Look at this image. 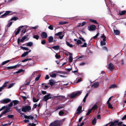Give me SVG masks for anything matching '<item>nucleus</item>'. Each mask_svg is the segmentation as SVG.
<instances>
[{
    "mask_svg": "<svg viewBox=\"0 0 126 126\" xmlns=\"http://www.w3.org/2000/svg\"><path fill=\"white\" fill-rule=\"evenodd\" d=\"M49 83L50 84L51 86H52L54 84V81L53 80H50Z\"/></svg>",
    "mask_w": 126,
    "mask_h": 126,
    "instance_id": "obj_26",
    "label": "nucleus"
},
{
    "mask_svg": "<svg viewBox=\"0 0 126 126\" xmlns=\"http://www.w3.org/2000/svg\"><path fill=\"white\" fill-rule=\"evenodd\" d=\"M16 110L18 112L20 113L21 115H24V113H22L21 112V110L20 109L18 108H17L16 107Z\"/></svg>",
    "mask_w": 126,
    "mask_h": 126,
    "instance_id": "obj_23",
    "label": "nucleus"
},
{
    "mask_svg": "<svg viewBox=\"0 0 126 126\" xmlns=\"http://www.w3.org/2000/svg\"><path fill=\"white\" fill-rule=\"evenodd\" d=\"M123 123V122H118L117 124V125L119 126H121L122 125Z\"/></svg>",
    "mask_w": 126,
    "mask_h": 126,
    "instance_id": "obj_53",
    "label": "nucleus"
},
{
    "mask_svg": "<svg viewBox=\"0 0 126 126\" xmlns=\"http://www.w3.org/2000/svg\"><path fill=\"white\" fill-rule=\"evenodd\" d=\"M48 28L51 30H53V26L51 25H50L48 27Z\"/></svg>",
    "mask_w": 126,
    "mask_h": 126,
    "instance_id": "obj_48",
    "label": "nucleus"
},
{
    "mask_svg": "<svg viewBox=\"0 0 126 126\" xmlns=\"http://www.w3.org/2000/svg\"><path fill=\"white\" fill-rule=\"evenodd\" d=\"M7 117L9 118H13L14 117V115H8L7 116Z\"/></svg>",
    "mask_w": 126,
    "mask_h": 126,
    "instance_id": "obj_51",
    "label": "nucleus"
},
{
    "mask_svg": "<svg viewBox=\"0 0 126 126\" xmlns=\"http://www.w3.org/2000/svg\"><path fill=\"white\" fill-rule=\"evenodd\" d=\"M55 57L57 59H59L60 57L61 56L56 54L55 55Z\"/></svg>",
    "mask_w": 126,
    "mask_h": 126,
    "instance_id": "obj_61",
    "label": "nucleus"
},
{
    "mask_svg": "<svg viewBox=\"0 0 126 126\" xmlns=\"http://www.w3.org/2000/svg\"><path fill=\"white\" fill-rule=\"evenodd\" d=\"M13 105V103L12 102H11L8 105V106L9 107H11Z\"/></svg>",
    "mask_w": 126,
    "mask_h": 126,
    "instance_id": "obj_60",
    "label": "nucleus"
},
{
    "mask_svg": "<svg viewBox=\"0 0 126 126\" xmlns=\"http://www.w3.org/2000/svg\"><path fill=\"white\" fill-rule=\"evenodd\" d=\"M49 126H58L57 125H54L53 124V123H51Z\"/></svg>",
    "mask_w": 126,
    "mask_h": 126,
    "instance_id": "obj_64",
    "label": "nucleus"
},
{
    "mask_svg": "<svg viewBox=\"0 0 126 126\" xmlns=\"http://www.w3.org/2000/svg\"><path fill=\"white\" fill-rule=\"evenodd\" d=\"M60 121L58 120H56L52 122L53 123V124L54 125H57L58 126H59L60 125Z\"/></svg>",
    "mask_w": 126,
    "mask_h": 126,
    "instance_id": "obj_17",
    "label": "nucleus"
},
{
    "mask_svg": "<svg viewBox=\"0 0 126 126\" xmlns=\"http://www.w3.org/2000/svg\"><path fill=\"white\" fill-rule=\"evenodd\" d=\"M13 22L12 21L10 22V23H9L7 25V26L8 27H9L12 25Z\"/></svg>",
    "mask_w": 126,
    "mask_h": 126,
    "instance_id": "obj_57",
    "label": "nucleus"
},
{
    "mask_svg": "<svg viewBox=\"0 0 126 126\" xmlns=\"http://www.w3.org/2000/svg\"><path fill=\"white\" fill-rule=\"evenodd\" d=\"M89 21H90L93 22L94 23H96L98 24V23L97 22V21L95 20L92 19H89Z\"/></svg>",
    "mask_w": 126,
    "mask_h": 126,
    "instance_id": "obj_25",
    "label": "nucleus"
},
{
    "mask_svg": "<svg viewBox=\"0 0 126 126\" xmlns=\"http://www.w3.org/2000/svg\"><path fill=\"white\" fill-rule=\"evenodd\" d=\"M72 55H70L69 59V62L70 63L72 62L73 61V58L71 56Z\"/></svg>",
    "mask_w": 126,
    "mask_h": 126,
    "instance_id": "obj_41",
    "label": "nucleus"
},
{
    "mask_svg": "<svg viewBox=\"0 0 126 126\" xmlns=\"http://www.w3.org/2000/svg\"><path fill=\"white\" fill-rule=\"evenodd\" d=\"M117 85L115 84H111L110 85L109 87V89H111L112 88H115L117 87Z\"/></svg>",
    "mask_w": 126,
    "mask_h": 126,
    "instance_id": "obj_14",
    "label": "nucleus"
},
{
    "mask_svg": "<svg viewBox=\"0 0 126 126\" xmlns=\"http://www.w3.org/2000/svg\"><path fill=\"white\" fill-rule=\"evenodd\" d=\"M92 110H91V109H89L88 110L87 113L86 114V115H89L92 112Z\"/></svg>",
    "mask_w": 126,
    "mask_h": 126,
    "instance_id": "obj_36",
    "label": "nucleus"
},
{
    "mask_svg": "<svg viewBox=\"0 0 126 126\" xmlns=\"http://www.w3.org/2000/svg\"><path fill=\"white\" fill-rule=\"evenodd\" d=\"M96 122V120L95 118H94L92 121V124L93 125H95Z\"/></svg>",
    "mask_w": 126,
    "mask_h": 126,
    "instance_id": "obj_28",
    "label": "nucleus"
},
{
    "mask_svg": "<svg viewBox=\"0 0 126 126\" xmlns=\"http://www.w3.org/2000/svg\"><path fill=\"white\" fill-rule=\"evenodd\" d=\"M36 124L33 123L31 124L30 123L29 124V125L31 126H36Z\"/></svg>",
    "mask_w": 126,
    "mask_h": 126,
    "instance_id": "obj_58",
    "label": "nucleus"
},
{
    "mask_svg": "<svg viewBox=\"0 0 126 126\" xmlns=\"http://www.w3.org/2000/svg\"><path fill=\"white\" fill-rule=\"evenodd\" d=\"M46 43V42L45 40L41 41V43L43 45L45 44Z\"/></svg>",
    "mask_w": 126,
    "mask_h": 126,
    "instance_id": "obj_63",
    "label": "nucleus"
},
{
    "mask_svg": "<svg viewBox=\"0 0 126 126\" xmlns=\"http://www.w3.org/2000/svg\"><path fill=\"white\" fill-rule=\"evenodd\" d=\"M10 61V60H8L3 62L1 64V65H3L5 64L6 63L9 62Z\"/></svg>",
    "mask_w": 126,
    "mask_h": 126,
    "instance_id": "obj_35",
    "label": "nucleus"
},
{
    "mask_svg": "<svg viewBox=\"0 0 126 126\" xmlns=\"http://www.w3.org/2000/svg\"><path fill=\"white\" fill-rule=\"evenodd\" d=\"M3 101L4 103H7L10 102L11 101V100L9 98H5L3 99Z\"/></svg>",
    "mask_w": 126,
    "mask_h": 126,
    "instance_id": "obj_15",
    "label": "nucleus"
},
{
    "mask_svg": "<svg viewBox=\"0 0 126 126\" xmlns=\"http://www.w3.org/2000/svg\"><path fill=\"white\" fill-rule=\"evenodd\" d=\"M27 65L29 66H32L33 65V62H29L27 63Z\"/></svg>",
    "mask_w": 126,
    "mask_h": 126,
    "instance_id": "obj_49",
    "label": "nucleus"
},
{
    "mask_svg": "<svg viewBox=\"0 0 126 126\" xmlns=\"http://www.w3.org/2000/svg\"><path fill=\"white\" fill-rule=\"evenodd\" d=\"M52 98V95L50 94H49L44 96L43 100L44 101L47 102L48 100L51 99Z\"/></svg>",
    "mask_w": 126,
    "mask_h": 126,
    "instance_id": "obj_4",
    "label": "nucleus"
},
{
    "mask_svg": "<svg viewBox=\"0 0 126 126\" xmlns=\"http://www.w3.org/2000/svg\"><path fill=\"white\" fill-rule=\"evenodd\" d=\"M12 102L14 103V105H16L18 104L19 102L18 100H13Z\"/></svg>",
    "mask_w": 126,
    "mask_h": 126,
    "instance_id": "obj_33",
    "label": "nucleus"
},
{
    "mask_svg": "<svg viewBox=\"0 0 126 126\" xmlns=\"http://www.w3.org/2000/svg\"><path fill=\"white\" fill-rule=\"evenodd\" d=\"M62 33L63 32H60L55 34L54 37V38H59L60 39H62L64 35V34H63L62 35Z\"/></svg>",
    "mask_w": 126,
    "mask_h": 126,
    "instance_id": "obj_3",
    "label": "nucleus"
},
{
    "mask_svg": "<svg viewBox=\"0 0 126 126\" xmlns=\"http://www.w3.org/2000/svg\"><path fill=\"white\" fill-rule=\"evenodd\" d=\"M114 33L115 35H118L120 33V31L117 30H114Z\"/></svg>",
    "mask_w": 126,
    "mask_h": 126,
    "instance_id": "obj_20",
    "label": "nucleus"
},
{
    "mask_svg": "<svg viewBox=\"0 0 126 126\" xmlns=\"http://www.w3.org/2000/svg\"><path fill=\"white\" fill-rule=\"evenodd\" d=\"M99 85V83L98 82H94L92 85V87L96 88L98 87Z\"/></svg>",
    "mask_w": 126,
    "mask_h": 126,
    "instance_id": "obj_13",
    "label": "nucleus"
},
{
    "mask_svg": "<svg viewBox=\"0 0 126 126\" xmlns=\"http://www.w3.org/2000/svg\"><path fill=\"white\" fill-rule=\"evenodd\" d=\"M6 109L4 111V112H5L6 113H7V112H9V111H11V110H10V108L9 107H7L6 108Z\"/></svg>",
    "mask_w": 126,
    "mask_h": 126,
    "instance_id": "obj_27",
    "label": "nucleus"
},
{
    "mask_svg": "<svg viewBox=\"0 0 126 126\" xmlns=\"http://www.w3.org/2000/svg\"><path fill=\"white\" fill-rule=\"evenodd\" d=\"M6 108V106H4L2 107L0 109V111H1L3 109H5Z\"/></svg>",
    "mask_w": 126,
    "mask_h": 126,
    "instance_id": "obj_56",
    "label": "nucleus"
},
{
    "mask_svg": "<svg viewBox=\"0 0 126 126\" xmlns=\"http://www.w3.org/2000/svg\"><path fill=\"white\" fill-rule=\"evenodd\" d=\"M82 92L80 91H78L76 92L72 93L70 95V98H74L78 96L81 94Z\"/></svg>",
    "mask_w": 126,
    "mask_h": 126,
    "instance_id": "obj_1",
    "label": "nucleus"
},
{
    "mask_svg": "<svg viewBox=\"0 0 126 126\" xmlns=\"http://www.w3.org/2000/svg\"><path fill=\"white\" fill-rule=\"evenodd\" d=\"M126 13V11L125 10L119 11V14L120 16H122L125 15Z\"/></svg>",
    "mask_w": 126,
    "mask_h": 126,
    "instance_id": "obj_19",
    "label": "nucleus"
},
{
    "mask_svg": "<svg viewBox=\"0 0 126 126\" xmlns=\"http://www.w3.org/2000/svg\"><path fill=\"white\" fill-rule=\"evenodd\" d=\"M41 35V37L43 38H46L47 37V33L45 32H42Z\"/></svg>",
    "mask_w": 126,
    "mask_h": 126,
    "instance_id": "obj_11",
    "label": "nucleus"
},
{
    "mask_svg": "<svg viewBox=\"0 0 126 126\" xmlns=\"http://www.w3.org/2000/svg\"><path fill=\"white\" fill-rule=\"evenodd\" d=\"M97 108V106L95 104L92 107L91 109L92 110L96 109Z\"/></svg>",
    "mask_w": 126,
    "mask_h": 126,
    "instance_id": "obj_32",
    "label": "nucleus"
},
{
    "mask_svg": "<svg viewBox=\"0 0 126 126\" xmlns=\"http://www.w3.org/2000/svg\"><path fill=\"white\" fill-rule=\"evenodd\" d=\"M20 30L21 29L20 28L18 29L15 33V34L16 35H17L20 32Z\"/></svg>",
    "mask_w": 126,
    "mask_h": 126,
    "instance_id": "obj_45",
    "label": "nucleus"
},
{
    "mask_svg": "<svg viewBox=\"0 0 126 126\" xmlns=\"http://www.w3.org/2000/svg\"><path fill=\"white\" fill-rule=\"evenodd\" d=\"M88 94H87L85 96V97H84V99L83 100V101L84 102H85L86 101V98L88 96Z\"/></svg>",
    "mask_w": 126,
    "mask_h": 126,
    "instance_id": "obj_40",
    "label": "nucleus"
},
{
    "mask_svg": "<svg viewBox=\"0 0 126 126\" xmlns=\"http://www.w3.org/2000/svg\"><path fill=\"white\" fill-rule=\"evenodd\" d=\"M66 105V104L61 105L59 106H56L55 109V111H57L59 109L62 108H64L65 107V105Z\"/></svg>",
    "mask_w": 126,
    "mask_h": 126,
    "instance_id": "obj_10",
    "label": "nucleus"
},
{
    "mask_svg": "<svg viewBox=\"0 0 126 126\" xmlns=\"http://www.w3.org/2000/svg\"><path fill=\"white\" fill-rule=\"evenodd\" d=\"M11 12V11H6L4 14L0 16V18H4L6 17L7 16L12 15V14H10Z\"/></svg>",
    "mask_w": 126,
    "mask_h": 126,
    "instance_id": "obj_5",
    "label": "nucleus"
},
{
    "mask_svg": "<svg viewBox=\"0 0 126 126\" xmlns=\"http://www.w3.org/2000/svg\"><path fill=\"white\" fill-rule=\"evenodd\" d=\"M68 23L67 21H61L59 22V24L60 25H64L67 24Z\"/></svg>",
    "mask_w": 126,
    "mask_h": 126,
    "instance_id": "obj_24",
    "label": "nucleus"
},
{
    "mask_svg": "<svg viewBox=\"0 0 126 126\" xmlns=\"http://www.w3.org/2000/svg\"><path fill=\"white\" fill-rule=\"evenodd\" d=\"M96 28V26L94 25H92L88 27V30L90 31H94L95 30Z\"/></svg>",
    "mask_w": 126,
    "mask_h": 126,
    "instance_id": "obj_7",
    "label": "nucleus"
},
{
    "mask_svg": "<svg viewBox=\"0 0 126 126\" xmlns=\"http://www.w3.org/2000/svg\"><path fill=\"white\" fill-rule=\"evenodd\" d=\"M118 122V120H115L113 122H111L112 125V126H115L117 125V124Z\"/></svg>",
    "mask_w": 126,
    "mask_h": 126,
    "instance_id": "obj_18",
    "label": "nucleus"
},
{
    "mask_svg": "<svg viewBox=\"0 0 126 126\" xmlns=\"http://www.w3.org/2000/svg\"><path fill=\"white\" fill-rule=\"evenodd\" d=\"M28 52H25L21 56V57H25L27 54Z\"/></svg>",
    "mask_w": 126,
    "mask_h": 126,
    "instance_id": "obj_39",
    "label": "nucleus"
},
{
    "mask_svg": "<svg viewBox=\"0 0 126 126\" xmlns=\"http://www.w3.org/2000/svg\"><path fill=\"white\" fill-rule=\"evenodd\" d=\"M87 44L86 43H84V44L81 46L82 47H87Z\"/></svg>",
    "mask_w": 126,
    "mask_h": 126,
    "instance_id": "obj_55",
    "label": "nucleus"
},
{
    "mask_svg": "<svg viewBox=\"0 0 126 126\" xmlns=\"http://www.w3.org/2000/svg\"><path fill=\"white\" fill-rule=\"evenodd\" d=\"M20 65V64H17L14 66L7 67H6V68H7V69H12L18 67Z\"/></svg>",
    "mask_w": 126,
    "mask_h": 126,
    "instance_id": "obj_9",
    "label": "nucleus"
},
{
    "mask_svg": "<svg viewBox=\"0 0 126 126\" xmlns=\"http://www.w3.org/2000/svg\"><path fill=\"white\" fill-rule=\"evenodd\" d=\"M33 101L34 102H38L39 100V99H36V98L34 97H33Z\"/></svg>",
    "mask_w": 126,
    "mask_h": 126,
    "instance_id": "obj_42",
    "label": "nucleus"
},
{
    "mask_svg": "<svg viewBox=\"0 0 126 126\" xmlns=\"http://www.w3.org/2000/svg\"><path fill=\"white\" fill-rule=\"evenodd\" d=\"M33 38L37 40H38L39 38V36L38 35H34L33 36Z\"/></svg>",
    "mask_w": 126,
    "mask_h": 126,
    "instance_id": "obj_30",
    "label": "nucleus"
},
{
    "mask_svg": "<svg viewBox=\"0 0 126 126\" xmlns=\"http://www.w3.org/2000/svg\"><path fill=\"white\" fill-rule=\"evenodd\" d=\"M24 118L26 119H31L32 120L34 119L33 117L31 115L27 116V115H24Z\"/></svg>",
    "mask_w": 126,
    "mask_h": 126,
    "instance_id": "obj_16",
    "label": "nucleus"
},
{
    "mask_svg": "<svg viewBox=\"0 0 126 126\" xmlns=\"http://www.w3.org/2000/svg\"><path fill=\"white\" fill-rule=\"evenodd\" d=\"M106 43L105 41H101L100 42V45L101 46L105 45H106Z\"/></svg>",
    "mask_w": 126,
    "mask_h": 126,
    "instance_id": "obj_44",
    "label": "nucleus"
},
{
    "mask_svg": "<svg viewBox=\"0 0 126 126\" xmlns=\"http://www.w3.org/2000/svg\"><path fill=\"white\" fill-rule=\"evenodd\" d=\"M53 36H50L49 37L48 39L49 43H51L53 41Z\"/></svg>",
    "mask_w": 126,
    "mask_h": 126,
    "instance_id": "obj_21",
    "label": "nucleus"
},
{
    "mask_svg": "<svg viewBox=\"0 0 126 126\" xmlns=\"http://www.w3.org/2000/svg\"><path fill=\"white\" fill-rule=\"evenodd\" d=\"M38 27V26H36L34 27H32L31 28L33 30H35Z\"/></svg>",
    "mask_w": 126,
    "mask_h": 126,
    "instance_id": "obj_62",
    "label": "nucleus"
},
{
    "mask_svg": "<svg viewBox=\"0 0 126 126\" xmlns=\"http://www.w3.org/2000/svg\"><path fill=\"white\" fill-rule=\"evenodd\" d=\"M21 109L22 111L25 112H26L27 111L28 112L31 110V107L29 106H23Z\"/></svg>",
    "mask_w": 126,
    "mask_h": 126,
    "instance_id": "obj_2",
    "label": "nucleus"
},
{
    "mask_svg": "<svg viewBox=\"0 0 126 126\" xmlns=\"http://www.w3.org/2000/svg\"><path fill=\"white\" fill-rule=\"evenodd\" d=\"M18 18L17 17H16L15 16H14L13 17H12L11 19H10V20H15L16 21L17 19H18Z\"/></svg>",
    "mask_w": 126,
    "mask_h": 126,
    "instance_id": "obj_34",
    "label": "nucleus"
},
{
    "mask_svg": "<svg viewBox=\"0 0 126 126\" xmlns=\"http://www.w3.org/2000/svg\"><path fill=\"white\" fill-rule=\"evenodd\" d=\"M41 76L40 75H38L37 77H36L35 79L36 81H38L39 79Z\"/></svg>",
    "mask_w": 126,
    "mask_h": 126,
    "instance_id": "obj_50",
    "label": "nucleus"
},
{
    "mask_svg": "<svg viewBox=\"0 0 126 126\" xmlns=\"http://www.w3.org/2000/svg\"><path fill=\"white\" fill-rule=\"evenodd\" d=\"M65 54L67 56H68V55L69 54L70 55H72V53H70L68 52L67 53H65Z\"/></svg>",
    "mask_w": 126,
    "mask_h": 126,
    "instance_id": "obj_59",
    "label": "nucleus"
},
{
    "mask_svg": "<svg viewBox=\"0 0 126 126\" xmlns=\"http://www.w3.org/2000/svg\"><path fill=\"white\" fill-rule=\"evenodd\" d=\"M107 104L108 105L109 108L111 109L113 108V107H112V105L110 103H108Z\"/></svg>",
    "mask_w": 126,
    "mask_h": 126,
    "instance_id": "obj_47",
    "label": "nucleus"
},
{
    "mask_svg": "<svg viewBox=\"0 0 126 126\" xmlns=\"http://www.w3.org/2000/svg\"><path fill=\"white\" fill-rule=\"evenodd\" d=\"M23 71V69H19L18 71H17L16 72L14 73L13 74H17L20 73L22 72Z\"/></svg>",
    "mask_w": 126,
    "mask_h": 126,
    "instance_id": "obj_31",
    "label": "nucleus"
},
{
    "mask_svg": "<svg viewBox=\"0 0 126 126\" xmlns=\"http://www.w3.org/2000/svg\"><path fill=\"white\" fill-rule=\"evenodd\" d=\"M33 45V43L32 42H30L27 43L26 46L29 47H31Z\"/></svg>",
    "mask_w": 126,
    "mask_h": 126,
    "instance_id": "obj_29",
    "label": "nucleus"
},
{
    "mask_svg": "<svg viewBox=\"0 0 126 126\" xmlns=\"http://www.w3.org/2000/svg\"><path fill=\"white\" fill-rule=\"evenodd\" d=\"M8 82H5L4 84L2 85V86L1 87L3 88V87H6L7 86L6 84Z\"/></svg>",
    "mask_w": 126,
    "mask_h": 126,
    "instance_id": "obj_54",
    "label": "nucleus"
},
{
    "mask_svg": "<svg viewBox=\"0 0 126 126\" xmlns=\"http://www.w3.org/2000/svg\"><path fill=\"white\" fill-rule=\"evenodd\" d=\"M108 67L109 69L111 71H112L114 69V66L112 63H109L108 65Z\"/></svg>",
    "mask_w": 126,
    "mask_h": 126,
    "instance_id": "obj_8",
    "label": "nucleus"
},
{
    "mask_svg": "<svg viewBox=\"0 0 126 126\" xmlns=\"http://www.w3.org/2000/svg\"><path fill=\"white\" fill-rule=\"evenodd\" d=\"M21 48L23 49V50H29V49L28 48H27V47H21Z\"/></svg>",
    "mask_w": 126,
    "mask_h": 126,
    "instance_id": "obj_52",
    "label": "nucleus"
},
{
    "mask_svg": "<svg viewBox=\"0 0 126 126\" xmlns=\"http://www.w3.org/2000/svg\"><path fill=\"white\" fill-rule=\"evenodd\" d=\"M64 114V112L62 110L60 111L59 112V114L60 116H62Z\"/></svg>",
    "mask_w": 126,
    "mask_h": 126,
    "instance_id": "obj_37",
    "label": "nucleus"
},
{
    "mask_svg": "<svg viewBox=\"0 0 126 126\" xmlns=\"http://www.w3.org/2000/svg\"><path fill=\"white\" fill-rule=\"evenodd\" d=\"M82 43V42L80 40L78 39L77 41V44L78 45L81 44Z\"/></svg>",
    "mask_w": 126,
    "mask_h": 126,
    "instance_id": "obj_46",
    "label": "nucleus"
},
{
    "mask_svg": "<svg viewBox=\"0 0 126 126\" xmlns=\"http://www.w3.org/2000/svg\"><path fill=\"white\" fill-rule=\"evenodd\" d=\"M29 36V35L27 34L25 35L20 40V41L22 43L24 40L26 41L28 40L29 39V38L28 37Z\"/></svg>",
    "mask_w": 126,
    "mask_h": 126,
    "instance_id": "obj_6",
    "label": "nucleus"
},
{
    "mask_svg": "<svg viewBox=\"0 0 126 126\" xmlns=\"http://www.w3.org/2000/svg\"><path fill=\"white\" fill-rule=\"evenodd\" d=\"M82 107L81 106H79L78 108L76 113L78 114H79L82 111Z\"/></svg>",
    "mask_w": 126,
    "mask_h": 126,
    "instance_id": "obj_12",
    "label": "nucleus"
},
{
    "mask_svg": "<svg viewBox=\"0 0 126 126\" xmlns=\"http://www.w3.org/2000/svg\"><path fill=\"white\" fill-rule=\"evenodd\" d=\"M66 43L67 46L69 47H73V45L72 44H70L69 42L66 41Z\"/></svg>",
    "mask_w": 126,
    "mask_h": 126,
    "instance_id": "obj_38",
    "label": "nucleus"
},
{
    "mask_svg": "<svg viewBox=\"0 0 126 126\" xmlns=\"http://www.w3.org/2000/svg\"><path fill=\"white\" fill-rule=\"evenodd\" d=\"M55 50H58L59 49V46L58 45L53 46L51 47Z\"/></svg>",
    "mask_w": 126,
    "mask_h": 126,
    "instance_id": "obj_22",
    "label": "nucleus"
},
{
    "mask_svg": "<svg viewBox=\"0 0 126 126\" xmlns=\"http://www.w3.org/2000/svg\"><path fill=\"white\" fill-rule=\"evenodd\" d=\"M49 75L51 77L55 78L56 77V74L55 73L52 74H50V73Z\"/></svg>",
    "mask_w": 126,
    "mask_h": 126,
    "instance_id": "obj_43",
    "label": "nucleus"
}]
</instances>
